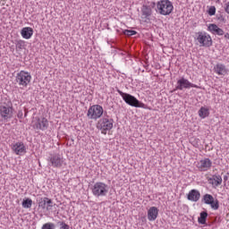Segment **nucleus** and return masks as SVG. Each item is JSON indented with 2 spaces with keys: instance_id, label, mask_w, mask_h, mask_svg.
Here are the masks:
<instances>
[{
  "instance_id": "1",
  "label": "nucleus",
  "mask_w": 229,
  "mask_h": 229,
  "mask_svg": "<svg viewBox=\"0 0 229 229\" xmlns=\"http://www.w3.org/2000/svg\"><path fill=\"white\" fill-rule=\"evenodd\" d=\"M116 91L118 92V94H120V96H122V98L126 103V105H129V106H133L134 108H146V105L140 102L131 94L124 93L119 89H117Z\"/></svg>"
},
{
  "instance_id": "2",
  "label": "nucleus",
  "mask_w": 229,
  "mask_h": 229,
  "mask_svg": "<svg viewBox=\"0 0 229 229\" xmlns=\"http://www.w3.org/2000/svg\"><path fill=\"white\" fill-rule=\"evenodd\" d=\"M91 192L95 198H104L108 194L110 187L103 182H97L91 186Z\"/></svg>"
},
{
  "instance_id": "3",
  "label": "nucleus",
  "mask_w": 229,
  "mask_h": 229,
  "mask_svg": "<svg viewBox=\"0 0 229 229\" xmlns=\"http://www.w3.org/2000/svg\"><path fill=\"white\" fill-rule=\"evenodd\" d=\"M173 10H174V6L169 0H160L157 3L156 12L160 15H171Z\"/></svg>"
},
{
  "instance_id": "4",
  "label": "nucleus",
  "mask_w": 229,
  "mask_h": 229,
  "mask_svg": "<svg viewBox=\"0 0 229 229\" xmlns=\"http://www.w3.org/2000/svg\"><path fill=\"white\" fill-rule=\"evenodd\" d=\"M31 81V73L26 71H21L16 74L15 82L20 86L26 88Z\"/></svg>"
},
{
  "instance_id": "5",
  "label": "nucleus",
  "mask_w": 229,
  "mask_h": 229,
  "mask_svg": "<svg viewBox=\"0 0 229 229\" xmlns=\"http://www.w3.org/2000/svg\"><path fill=\"white\" fill-rule=\"evenodd\" d=\"M97 128L101 131L103 135H106V132L114 128V119L105 117L100 119L97 123Z\"/></svg>"
},
{
  "instance_id": "6",
  "label": "nucleus",
  "mask_w": 229,
  "mask_h": 229,
  "mask_svg": "<svg viewBox=\"0 0 229 229\" xmlns=\"http://www.w3.org/2000/svg\"><path fill=\"white\" fill-rule=\"evenodd\" d=\"M196 40L199 42L200 47H210L212 46V37L205 31L196 33Z\"/></svg>"
},
{
  "instance_id": "7",
  "label": "nucleus",
  "mask_w": 229,
  "mask_h": 229,
  "mask_svg": "<svg viewBox=\"0 0 229 229\" xmlns=\"http://www.w3.org/2000/svg\"><path fill=\"white\" fill-rule=\"evenodd\" d=\"M103 115V106L100 105H93L91 106L87 113V116L89 119H94L95 121H98Z\"/></svg>"
},
{
  "instance_id": "8",
  "label": "nucleus",
  "mask_w": 229,
  "mask_h": 229,
  "mask_svg": "<svg viewBox=\"0 0 229 229\" xmlns=\"http://www.w3.org/2000/svg\"><path fill=\"white\" fill-rule=\"evenodd\" d=\"M183 89H199V87L189 81L185 77H182L177 81L175 89L172 90V92H175V90H183Z\"/></svg>"
},
{
  "instance_id": "9",
  "label": "nucleus",
  "mask_w": 229,
  "mask_h": 229,
  "mask_svg": "<svg viewBox=\"0 0 229 229\" xmlns=\"http://www.w3.org/2000/svg\"><path fill=\"white\" fill-rule=\"evenodd\" d=\"M0 115L4 121H10L13 117V106L12 103L7 106H0Z\"/></svg>"
},
{
  "instance_id": "10",
  "label": "nucleus",
  "mask_w": 229,
  "mask_h": 229,
  "mask_svg": "<svg viewBox=\"0 0 229 229\" xmlns=\"http://www.w3.org/2000/svg\"><path fill=\"white\" fill-rule=\"evenodd\" d=\"M202 203L209 205L213 210H219V200H217V199H214V196L211 194L206 193L202 197Z\"/></svg>"
},
{
  "instance_id": "11",
  "label": "nucleus",
  "mask_w": 229,
  "mask_h": 229,
  "mask_svg": "<svg viewBox=\"0 0 229 229\" xmlns=\"http://www.w3.org/2000/svg\"><path fill=\"white\" fill-rule=\"evenodd\" d=\"M48 165L60 169L64 165V157L60 154H55L48 158Z\"/></svg>"
},
{
  "instance_id": "12",
  "label": "nucleus",
  "mask_w": 229,
  "mask_h": 229,
  "mask_svg": "<svg viewBox=\"0 0 229 229\" xmlns=\"http://www.w3.org/2000/svg\"><path fill=\"white\" fill-rule=\"evenodd\" d=\"M32 127L34 130H41V131H46V130L49 128V122L46 117L38 118L37 122L32 125Z\"/></svg>"
},
{
  "instance_id": "13",
  "label": "nucleus",
  "mask_w": 229,
  "mask_h": 229,
  "mask_svg": "<svg viewBox=\"0 0 229 229\" xmlns=\"http://www.w3.org/2000/svg\"><path fill=\"white\" fill-rule=\"evenodd\" d=\"M38 208L42 210H52L53 200L47 197L40 198L38 200Z\"/></svg>"
},
{
  "instance_id": "14",
  "label": "nucleus",
  "mask_w": 229,
  "mask_h": 229,
  "mask_svg": "<svg viewBox=\"0 0 229 229\" xmlns=\"http://www.w3.org/2000/svg\"><path fill=\"white\" fill-rule=\"evenodd\" d=\"M11 148L15 155L22 156L26 153V146H24L22 141L13 143Z\"/></svg>"
},
{
  "instance_id": "15",
  "label": "nucleus",
  "mask_w": 229,
  "mask_h": 229,
  "mask_svg": "<svg viewBox=\"0 0 229 229\" xmlns=\"http://www.w3.org/2000/svg\"><path fill=\"white\" fill-rule=\"evenodd\" d=\"M213 71L216 72V74H218V76H226V74H228V68H226V65L221 63H217L214 66Z\"/></svg>"
},
{
  "instance_id": "16",
  "label": "nucleus",
  "mask_w": 229,
  "mask_h": 229,
  "mask_svg": "<svg viewBox=\"0 0 229 229\" xmlns=\"http://www.w3.org/2000/svg\"><path fill=\"white\" fill-rule=\"evenodd\" d=\"M208 31H210L212 35H218V37H223V35H225V30L219 28L216 23H210L208 26Z\"/></svg>"
},
{
  "instance_id": "17",
  "label": "nucleus",
  "mask_w": 229,
  "mask_h": 229,
  "mask_svg": "<svg viewBox=\"0 0 229 229\" xmlns=\"http://www.w3.org/2000/svg\"><path fill=\"white\" fill-rule=\"evenodd\" d=\"M199 171H208L212 167V161L209 158L201 159L197 165Z\"/></svg>"
},
{
  "instance_id": "18",
  "label": "nucleus",
  "mask_w": 229,
  "mask_h": 229,
  "mask_svg": "<svg viewBox=\"0 0 229 229\" xmlns=\"http://www.w3.org/2000/svg\"><path fill=\"white\" fill-rule=\"evenodd\" d=\"M199 198H201V193H199V191L198 190H191L187 194V199L189 201H193L194 203H197V201H199Z\"/></svg>"
},
{
  "instance_id": "19",
  "label": "nucleus",
  "mask_w": 229,
  "mask_h": 229,
  "mask_svg": "<svg viewBox=\"0 0 229 229\" xmlns=\"http://www.w3.org/2000/svg\"><path fill=\"white\" fill-rule=\"evenodd\" d=\"M141 15L143 19L149 21V17L153 15V10L149 5L143 4L141 7Z\"/></svg>"
},
{
  "instance_id": "20",
  "label": "nucleus",
  "mask_w": 229,
  "mask_h": 229,
  "mask_svg": "<svg viewBox=\"0 0 229 229\" xmlns=\"http://www.w3.org/2000/svg\"><path fill=\"white\" fill-rule=\"evenodd\" d=\"M208 183L210 185H215V187H219L223 183V177L221 175H213L212 177L208 178Z\"/></svg>"
},
{
  "instance_id": "21",
  "label": "nucleus",
  "mask_w": 229,
  "mask_h": 229,
  "mask_svg": "<svg viewBox=\"0 0 229 229\" xmlns=\"http://www.w3.org/2000/svg\"><path fill=\"white\" fill-rule=\"evenodd\" d=\"M157 217H158V208L151 207L148 210V221H156Z\"/></svg>"
},
{
  "instance_id": "22",
  "label": "nucleus",
  "mask_w": 229,
  "mask_h": 229,
  "mask_svg": "<svg viewBox=\"0 0 229 229\" xmlns=\"http://www.w3.org/2000/svg\"><path fill=\"white\" fill-rule=\"evenodd\" d=\"M21 35L23 38H26L28 40L31 37H33V29H31L30 27H24L21 30Z\"/></svg>"
},
{
  "instance_id": "23",
  "label": "nucleus",
  "mask_w": 229,
  "mask_h": 229,
  "mask_svg": "<svg viewBox=\"0 0 229 229\" xmlns=\"http://www.w3.org/2000/svg\"><path fill=\"white\" fill-rule=\"evenodd\" d=\"M208 115H210V111L208 110V108L201 106L199 110V116L201 119H206V117H208Z\"/></svg>"
},
{
  "instance_id": "24",
  "label": "nucleus",
  "mask_w": 229,
  "mask_h": 229,
  "mask_svg": "<svg viewBox=\"0 0 229 229\" xmlns=\"http://www.w3.org/2000/svg\"><path fill=\"white\" fill-rule=\"evenodd\" d=\"M207 217H208V213L207 211H202L198 218L199 225H207Z\"/></svg>"
},
{
  "instance_id": "25",
  "label": "nucleus",
  "mask_w": 229,
  "mask_h": 229,
  "mask_svg": "<svg viewBox=\"0 0 229 229\" xmlns=\"http://www.w3.org/2000/svg\"><path fill=\"white\" fill-rule=\"evenodd\" d=\"M32 205H33V200L30 198L23 199L21 202V207L23 208H31Z\"/></svg>"
},
{
  "instance_id": "26",
  "label": "nucleus",
  "mask_w": 229,
  "mask_h": 229,
  "mask_svg": "<svg viewBox=\"0 0 229 229\" xmlns=\"http://www.w3.org/2000/svg\"><path fill=\"white\" fill-rule=\"evenodd\" d=\"M123 34L126 37H133V35H137V31L133 30H123Z\"/></svg>"
},
{
  "instance_id": "27",
  "label": "nucleus",
  "mask_w": 229,
  "mask_h": 229,
  "mask_svg": "<svg viewBox=\"0 0 229 229\" xmlns=\"http://www.w3.org/2000/svg\"><path fill=\"white\" fill-rule=\"evenodd\" d=\"M56 225L54 223H46L42 225L41 229H55Z\"/></svg>"
},
{
  "instance_id": "28",
  "label": "nucleus",
  "mask_w": 229,
  "mask_h": 229,
  "mask_svg": "<svg viewBox=\"0 0 229 229\" xmlns=\"http://www.w3.org/2000/svg\"><path fill=\"white\" fill-rule=\"evenodd\" d=\"M24 47H26V43L23 40L16 42V49H24Z\"/></svg>"
},
{
  "instance_id": "29",
  "label": "nucleus",
  "mask_w": 229,
  "mask_h": 229,
  "mask_svg": "<svg viewBox=\"0 0 229 229\" xmlns=\"http://www.w3.org/2000/svg\"><path fill=\"white\" fill-rule=\"evenodd\" d=\"M208 15H210V17H212L213 15H216V6H214V5L209 6V8L208 10Z\"/></svg>"
},
{
  "instance_id": "30",
  "label": "nucleus",
  "mask_w": 229,
  "mask_h": 229,
  "mask_svg": "<svg viewBox=\"0 0 229 229\" xmlns=\"http://www.w3.org/2000/svg\"><path fill=\"white\" fill-rule=\"evenodd\" d=\"M58 225H61L60 229H70L69 225L65 224V222H58Z\"/></svg>"
},
{
  "instance_id": "31",
  "label": "nucleus",
  "mask_w": 229,
  "mask_h": 229,
  "mask_svg": "<svg viewBox=\"0 0 229 229\" xmlns=\"http://www.w3.org/2000/svg\"><path fill=\"white\" fill-rule=\"evenodd\" d=\"M225 12L229 14V2L225 4Z\"/></svg>"
},
{
  "instance_id": "32",
  "label": "nucleus",
  "mask_w": 229,
  "mask_h": 229,
  "mask_svg": "<svg viewBox=\"0 0 229 229\" xmlns=\"http://www.w3.org/2000/svg\"><path fill=\"white\" fill-rule=\"evenodd\" d=\"M17 117H18V119H22V117H23L22 110L18 111Z\"/></svg>"
},
{
  "instance_id": "33",
  "label": "nucleus",
  "mask_w": 229,
  "mask_h": 229,
  "mask_svg": "<svg viewBox=\"0 0 229 229\" xmlns=\"http://www.w3.org/2000/svg\"><path fill=\"white\" fill-rule=\"evenodd\" d=\"M217 20L222 21V22H225V17H223V15L218 16Z\"/></svg>"
},
{
  "instance_id": "34",
  "label": "nucleus",
  "mask_w": 229,
  "mask_h": 229,
  "mask_svg": "<svg viewBox=\"0 0 229 229\" xmlns=\"http://www.w3.org/2000/svg\"><path fill=\"white\" fill-rule=\"evenodd\" d=\"M155 6H157V4L155 2H152L149 5L150 8H155Z\"/></svg>"
},
{
  "instance_id": "35",
  "label": "nucleus",
  "mask_w": 229,
  "mask_h": 229,
  "mask_svg": "<svg viewBox=\"0 0 229 229\" xmlns=\"http://www.w3.org/2000/svg\"><path fill=\"white\" fill-rule=\"evenodd\" d=\"M225 38H226L227 40H229V33H225Z\"/></svg>"
},
{
  "instance_id": "36",
  "label": "nucleus",
  "mask_w": 229,
  "mask_h": 229,
  "mask_svg": "<svg viewBox=\"0 0 229 229\" xmlns=\"http://www.w3.org/2000/svg\"><path fill=\"white\" fill-rule=\"evenodd\" d=\"M224 182H228V175L224 176Z\"/></svg>"
},
{
  "instance_id": "37",
  "label": "nucleus",
  "mask_w": 229,
  "mask_h": 229,
  "mask_svg": "<svg viewBox=\"0 0 229 229\" xmlns=\"http://www.w3.org/2000/svg\"><path fill=\"white\" fill-rule=\"evenodd\" d=\"M28 115V111L25 112V117Z\"/></svg>"
},
{
  "instance_id": "38",
  "label": "nucleus",
  "mask_w": 229,
  "mask_h": 229,
  "mask_svg": "<svg viewBox=\"0 0 229 229\" xmlns=\"http://www.w3.org/2000/svg\"><path fill=\"white\" fill-rule=\"evenodd\" d=\"M117 32L119 33V30H117Z\"/></svg>"
}]
</instances>
